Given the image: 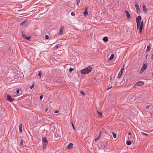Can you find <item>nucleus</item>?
I'll return each instance as SVG.
<instances>
[{
	"instance_id": "1",
	"label": "nucleus",
	"mask_w": 153,
	"mask_h": 153,
	"mask_svg": "<svg viewBox=\"0 0 153 153\" xmlns=\"http://www.w3.org/2000/svg\"><path fill=\"white\" fill-rule=\"evenodd\" d=\"M141 17L140 16H139L136 18V22L137 23V27L138 29L139 28V31L140 33H142L143 25V22L142 21L141 23Z\"/></svg>"
},
{
	"instance_id": "2",
	"label": "nucleus",
	"mask_w": 153,
	"mask_h": 153,
	"mask_svg": "<svg viewBox=\"0 0 153 153\" xmlns=\"http://www.w3.org/2000/svg\"><path fill=\"white\" fill-rule=\"evenodd\" d=\"M92 69V67L88 66L86 68L81 70L80 71V73L84 74H88L91 71Z\"/></svg>"
},
{
	"instance_id": "3",
	"label": "nucleus",
	"mask_w": 153,
	"mask_h": 153,
	"mask_svg": "<svg viewBox=\"0 0 153 153\" xmlns=\"http://www.w3.org/2000/svg\"><path fill=\"white\" fill-rule=\"evenodd\" d=\"M128 98L130 100H131V102H134L135 100V97L134 96V95L132 94L129 95Z\"/></svg>"
},
{
	"instance_id": "4",
	"label": "nucleus",
	"mask_w": 153,
	"mask_h": 153,
	"mask_svg": "<svg viewBox=\"0 0 153 153\" xmlns=\"http://www.w3.org/2000/svg\"><path fill=\"white\" fill-rule=\"evenodd\" d=\"M124 65L123 67L121 69L118 75L117 76V78H120L122 76V74H123V70L124 69Z\"/></svg>"
},
{
	"instance_id": "5",
	"label": "nucleus",
	"mask_w": 153,
	"mask_h": 153,
	"mask_svg": "<svg viewBox=\"0 0 153 153\" xmlns=\"http://www.w3.org/2000/svg\"><path fill=\"white\" fill-rule=\"evenodd\" d=\"M42 141L43 142L42 144L47 145L48 141L46 137H42Z\"/></svg>"
},
{
	"instance_id": "6",
	"label": "nucleus",
	"mask_w": 153,
	"mask_h": 153,
	"mask_svg": "<svg viewBox=\"0 0 153 153\" xmlns=\"http://www.w3.org/2000/svg\"><path fill=\"white\" fill-rule=\"evenodd\" d=\"M143 85V82L142 81L138 82H137L134 86V87H135L136 86H141Z\"/></svg>"
},
{
	"instance_id": "7",
	"label": "nucleus",
	"mask_w": 153,
	"mask_h": 153,
	"mask_svg": "<svg viewBox=\"0 0 153 153\" xmlns=\"http://www.w3.org/2000/svg\"><path fill=\"white\" fill-rule=\"evenodd\" d=\"M134 4L135 5V7L136 8L137 12H138L140 11V9L139 7V6L137 3L136 2H135Z\"/></svg>"
},
{
	"instance_id": "8",
	"label": "nucleus",
	"mask_w": 153,
	"mask_h": 153,
	"mask_svg": "<svg viewBox=\"0 0 153 153\" xmlns=\"http://www.w3.org/2000/svg\"><path fill=\"white\" fill-rule=\"evenodd\" d=\"M7 99L9 102H11L14 101V99L12 98L9 95L7 96Z\"/></svg>"
},
{
	"instance_id": "9",
	"label": "nucleus",
	"mask_w": 153,
	"mask_h": 153,
	"mask_svg": "<svg viewBox=\"0 0 153 153\" xmlns=\"http://www.w3.org/2000/svg\"><path fill=\"white\" fill-rule=\"evenodd\" d=\"M64 28V26H62L60 27L59 33V35H61L62 34Z\"/></svg>"
},
{
	"instance_id": "10",
	"label": "nucleus",
	"mask_w": 153,
	"mask_h": 153,
	"mask_svg": "<svg viewBox=\"0 0 153 153\" xmlns=\"http://www.w3.org/2000/svg\"><path fill=\"white\" fill-rule=\"evenodd\" d=\"M73 146V144L72 143H70L67 147V148L69 149H72Z\"/></svg>"
},
{
	"instance_id": "11",
	"label": "nucleus",
	"mask_w": 153,
	"mask_h": 153,
	"mask_svg": "<svg viewBox=\"0 0 153 153\" xmlns=\"http://www.w3.org/2000/svg\"><path fill=\"white\" fill-rule=\"evenodd\" d=\"M88 8H86L83 12V15L85 16H86L88 15Z\"/></svg>"
},
{
	"instance_id": "12",
	"label": "nucleus",
	"mask_w": 153,
	"mask_h": 153,
	"mask_svg": "<svg viewBox=\"0 0 153 153\" xmlns=\"http://www.w3.org/2000/svg\"><path fill=\"white\" fill-rule=\"evenodd\" d=\"M19 129L20 132H22V125L21 123H20L19 126Z\"/></svg>"
},
{
	"instance_id": "13",
	"label": "nucleus",
	"mask_w": 153,
	"mask_h": 153,
	"mask_svg": "<svg viewBox=\"0 0 153 153\" xmlns=\"http://www.w3.org/2000/svg\"><path fill=\"white\" fill-rule=\"evenodd\" d=\"M114 57V55L113 54H112L110 57L108 58V60L109 61H110L112 59H113Z\"/></svg>"
},
{
	"instance_id": "14",
	"label": "nucleus",
	"mask_w": 153,
	"mask_h": 153,
	"mask_svg": "<svg viewBox=\"0 0 153 153\" xmlns=\"http://www.w3.org/2000/svg\"><path fill=\"white\" fill-rule=\"evenodd\" d=\"M125 13L126 14V15L127 17L128 18L130 17L131 16L130 14L129 13V12L128 10H126L125 11Z\"/></svg>"
},
{
	"instance_id": "15",
	"label": "nucleus",
	"mask_w": 153,
	"mask_h": 153,
	"mask_svg": "<svg viewBox=\"0 0 153 153\" xmlns=\"http://www.w3.org/2000/svg\"><path fill=\"white\" fill-rule=\"evenodd\" d=\"M103 40L105 42H107L108 41V38L106 36L105 37L103 38Z\"/></svg>"
},
{
	"instance_id": "16",
	"label": "nucleus",
	"mask_w": 153,
	"mask_h": 153,
	"mask_svg": "<svg viewBox=\"0 0 153 153\" xmlns=\"http://www.w3.org/2000/svg\"><path fill=\"white\" fill-rule=\"evenodd\" d=\"M151 49V48L150 47V45H148L147 46V49L146 50V51L147 52H148L149 51H150Z\"/></svg>"
},
{
	"instance_id": "17",
	"label": "nucleus",
	"mask_w": 153,
	"mask_h": 153,
	"mask_svg": "<svg viewBox=\"0 0 153 153\" xmlns=\"http://www.w3.org/2000/svg\"><path fill=\"white\" fill-rule=\"evenodd\" d=\"M97 113L98 115L100 117L102 116V114L101 112L99 111H97Z\"/></svg>"
},
{
	"instance_id": "18",
	"label": "nucleus",
	"mask_w": 153,
	"mask_h": 153,
	"mask_svg": "<svg viewBox=\"0 0 153 153\" xmlns=\"http://www.w3.org/2000/svg\"><path fill=\"white\" fill-rule=\"evenodd\" d=\"M132 143V142L130 140L127 141L126 142V144L128 145H130Z\"/></svg>"
},
{
	"instance_id": "19",
	"label": "nucleus",
	"mask_w": 153,
	"mask_h": 153,
	"mask_svg": "<svg viewBox=\"0 0 153 153\" xmlns=\"http://www.w3.org/2000/svg\"><path fill=\"white\" fill-rule=\"evenodd\" d=\"M143 72V66L142 67L140 71V74H141Z\"/></svg>"
},
{
	"instance_id": "20",
	"label": "nucleus",
	"mask_w": 153,
	"mask_h": 153,
	"mask_svg": "<svg viewBox=\"0 0 153 153\" xmlns=\"http://www.w3.org/2000/svg\"><path fill=\"white\" fill-rule=\"evenodd\" d=\"M24 142V140L22 139L21 140L20 142V146H22L23 145V143Z\"/></svg>"
},
{
	"instance_id": "21",
	"label": "nucleus",
	"mask_w": 153,
	"mask_h": 153,
	"mask_svg": "<svg viewBox=\"0 0 153 153\" xmlns=\"http://www.w3.org/2000/svg\"><path fill=\"white\" fill-rule=\"evenodd\" d=\"M47 145L43 144V151H44Z\"/></svg>"
},
{
	"instance_id": "22",
	"label": "nucleus",
	"mask_w": 153,
	"mask_h": 153,
	"mask_svg": "<svg viewBox=\"0 0 153 153\" xmlns=\"http://www.w3.org/2000/svg\"><path fill=\"white\" fill-rule=\"evenodd\" d=\"M112 134L113 135V137L114 138H115L117 137V135L114 132H112Z\"/></svg>"
},
{
	"instance_id": "23",
	"label": "nucleus",
	"mask_w": 153,
	"mask_h": 153,
	"mask_svg": "<svg viewBox=\"0 0 153 153\" xmlns=\"http://www.w3.org/2000/svg\"><path fill=\"white\" fill-rule=\"evenodd\" d=\"M144 13H146L147 10L146 7L144 6Z\"/></svg>"
},
{
	"instance_id": "24",
	"label": "nucleus",
	"mask_w": 153,
	"mask_h": 153,
	"mask_svg": "<svg viewBox=\"0 0 153 153\" xmlns=\"http://www.w3.org/2000/svg\"><path fill=\"white\" fill-rule=\"evenodd\" d=\"M24 33V32H23V31H22V36L24 38H25V37H26V36L25 35Z\"/></svg>"
},
{
	"instance_id": "25",
	"label": "nucleus",
	"mask_w": 153,
	"mask_h": 153,
	"mask_svg": "<svg viewBox=\"0 0 153 153\" xmlns=\"http://www.w3.org/2000/svg\"><path fill=\"white\" fill-rule=\"evenodd\" d=\"M80 93L81 94L82 96H85V93H84V92L82 91H81L80 92Z\"/></svg>"
},
{
	"instance_id": "26",
	"label": "nucleus",
	"mask_w": 153,
	"mask_h": 153,
	"mask_svg": "<svg viewBox=\"0 0 153 153\" xmlns=\"http://www.w3.org/2000/svg\"><path fill=\"white\" fill-rule=\"evenodd\" d=\"M101 133H102V131H100V133L99 134V135L97 137L99 138V139H100V138L101 137Z\"/></svg>"
},
{
	"instance_id": "27",
	"label": "nucleus",
	"mask_w": 153,
	"mask_h": 153,
	"mask_svg": "<svg viewBox=\"0 0 153 153\" xmlns=\"http://www.w3.org/2000/svg\"><path fill=\"white\" fill-rule=\"evenodd\" d=\"M25 38H26V39L27 40H29L30 39V36L28 37H25Z\"/></svg>"
},
{
	"instance_id": "28",
	"label": "nucleus",
	"mask_w": 153,
	"mask_h": 153,
	"mask_svg": "<svg viewBox=\"0 0 153 153\" xmlns=\"http://www.w3.org/2000/svg\"><path fill=\"white\" fill-rule=\"evenodd\" d=\"M38 75L39 77L40 78L41 77V72H39L38 74Z\"/></svg>"
},
{
	"instance_id": "29",
	"label": "nucleus",
	"mask_w": 153,
	"mask_h": 153,
	"mask_svg": "<svg viewBox=\"0 0 153 153\" xmlns=\"http://www.w3.org/2000/svg\"><path fill=\"white\" fill-rule=\"evenodd\" d=\"M147 66L146 64H144V71L146 69Z\"/></svg>"
},
{
	"instance_id": "30",
	"label": "nucleus",
	"mask_w": 153,
	"mask_h": 153,
	"mask_svg": "<svg viewBox=\"0 0 153 153\" xmlns=\"http://www.w3.org/2000/svg\"><path fill=\"white\" fill-rule=\"evenodd\" d=\"M14 132V133L15 134V135H17V133L16 130H13V132Z\"/></svg>"
},
{
	"instance_id": "31",
	"label": "nucleus",
	"mask_w": 153,
	"mask_h": 153,
	"mask_svg": "<svg viewBox=\"0 0 153 153\" xmlns=\"http://www.w3.org/2000/svg\"><path fill=\"white\" fill-rule=\"evenodd\" d=\"M45 38L46 39H48L49 38V36L47 35H46L45 36Z\"/></svg>"
},
{
	"instance_id": "32",
	"label": "nucleus",
	"mask_w": 153,
	"mask_h": 153,
	"mask_svg": "<svg viewBox=\"0 0 153 153\" xmlns=\"http://www.w3.org/2000/svg\"><path fill=\"white\" fill-rule=\"evenodd\" d=\"M73 68H70V69H69V71L71 72L73 70Z\"/></svg>"
},
{
	"instance_id": "33",
	"label": "nucleus",
	"mask_w": 153,
	"mask_h": 153,
	"mask_svg": "<svg viewBox=\"0 0 153 153\" xmlns=\"http://www.w3.org/2000/svg\"><path fill=\"white\" fill-rule=\"evenodd\" d=\"M71 14L72 16H74L75 15V13L73 12H72L71 13Z\"/></svg>"
},
{
	"instance_id": "34",
	"label": "nucleus",
	"mask_w": 153,
	"mask_h": 153,
	"mask_svg": "<svg viewBox=\"0 0 153 153\" xmlns=\"http://www.w3.org/2000/svg\"><path fill=\"white\" fill-rule=\"evenodd\" d=\"M43 98V96L42 95H41L39 97V99L40 100H42Z\"/></svg>"
},
{
	"instance_id": "35",
	"label": "nucleus",
	"mask_w": 153,
	"mask_h": 153,
	"mask_svg": "<svg viewBox=\"0 0 153 153\" xmlns=\"http://www.w3.org/2000/svg\"><path fill=\"white\" fill-rule=\"evenodd\" d=\"M150 107V105H148L146 107V109H148Z\"/></svg>"
},
{
	"instance_id": "36",
	"label": "nucleus",
	"mask_w": 153,
	"mask_h": 153,
	"mask_svg": "<svg viewBox=\"0 0 153 153\" xmlns=\"http://www.w3.org/2000/svg\"><path fill=\"white\" fill-rule=\"evenodd\" d=\"M34 87V85H32L30 87V89H32Z\"/></svg>"
},
{
	"instance_id": "37",
	"label": "nucleus",
	"mask_w": 153,
	"mask_h": 153,
	"mask_svg": "<svg viewBox=\"0 0 153 153\" xmlns=\"http://www.w3.org/2000/svg\"><path fill=\"white\" fill-rule=\"evenodd\" d=\"M99 139H100L99 138L97 137V138L95 139V141H97Z\"/></svg>"
},
{
	"instance_id": "38",
	"label": "nucleus",
	"mask_w": 153,
	"mask_h": 153,
	"mask_svg": "<svg viewBox=\"0 0 153 153\" xmlns=\"http://www.w3.org/2000/svg\"><path fill=\"white\" fill-rule=\"evenodd\" d=\"M99 139H100L99 138L97 137V138L95 139V141H97Z\"/></svg>"
},
{
	"instance_id": "39",
	"label": "nucleus",
	"mask_w": 153,
	"mask_h": 153,
	"mask_svg": "<svg viewBox=\"0 0 153 153\" xmlns=\"http://www.w3.org/2000/svg\"><path fill=\"white\" fill-rule=\"evenodd\" d=\"M71 123H72V127H73V129H75V128L74 126V124L72 123V121L71 122Z\"/></svg>"
},
{
	"instance_id": "40",
	"label": "nucleus",
	"mask_w": 153,
	"mask_h": 153,
	"mask_svg": "<svg viewBox=\"0 0 153 153\" xmlns=\"http://www.w3.org/2000/svg\"><path fill=\"white\" fill-rule=\"evenodd\" d=\"M19 90L17 89L16 90V93H19Z\"/></svg>"
},
{
	"instance_id": "41",
	"label": "nucleus",
	"mask_w": 153,
	"mask_h": 153,
	"mask_svg": "<svg viewBox=\"0 0 153 153\" xmlns=\"http://www.w3.org/2000/svg\"><path fill=\"white\" fill-rule=\"evenodd\" d=\"M128 134L129 135H130L131 136V134L130 132H129L128 133Z\"/></svg>"
},
{
	"instance_id": "42",
	"label": "nucleus",
	"mask_w": 153,
	"mask_h": 153,
	"mask_svg": "<svg viewBox=\"0 0 153 153\" xmlns=\"http://www.w3.org/2000/svg\"><path fill=\"white\" fill-rule=\"evenodd\" d=\"M54 112L55 113H57L59 112V111H54Z\"/></svg>"
},
{
	"instance_id": "43",
	"label": "nucleus",
	"mask_w": 153,
	"mask_h": 153,
	"mask_svg": "<svg viewBox=\"0 0 153 153\" xmlns=\"http://www.w3.org/2000/svg\"><path fill=\"white\" fill-rule=\"evenodd\" d=\"M59 47V46L58 45H56V46L54 47V48H58Z\"/></svg>"
},
{
	"instance_id": "44",
	"label": "nucleus",
	"mask_w": 153,
	"mask_h": 153,
	"mask_svg": "<svg viewBox=\"0 0 153 153\" xmlns=\"http://www.w3.org/2000/svg\"><path fill=\"white\" fill-rule=\"evenodd\" d=\"M148 134L145 133H144V136H148Z\"/></svg>"
},
{
	"instance_id": "45",
	"label": "nucleus",
	"mask_w": 153,
	"mask_h": 153,
	"mask_svg": "<svg viewBox=\"0 0 153 153\" xmlns=\"http://www.w3.org/2000/svg\"><path fill=\"white\" fill-rule=\"evenodd\" d=\"M112 88V86H111V87L109 88H108L107 89V90H109L111 88Z\"/></svg>"
},
{
	"instance_id": "46",
	"label": "nucleus",
	"mask_w": 153,
	"mask_h": 153,
	"mask_svg": "<svg viewBox=\"0 0 153 153\" xmlns=\"http://www.w3.org/2000/svg\"><path fill=\"white\" fill-rule=\"evenodd\" d=\"M112 79V77L111 76L110 77V81H111Z\"/></svg>"
},
{
	"instance_id": "47",
	"label": "nucleus",
	"mask_w": 153,
	"mask_h": 153,
	"mask_svg": "<svg viewBox=\"0 0 153 153\" xmlns=\"http://www.w3.org/2000/svg\"><path fill=\"white\" fill-rule=\"evenodd\" d=\"M76 1L77 2H79L80 0H76Z\"/></svg>"
},
{
	"instance_id": "48",
	"label": "nucleus",
	"mask_w": 153,
	"mask_h": 153,
	"mask_svg": "<svg viewBox=\"0 0 153 153\" xmlns=\"http://www.w3.org/2000/svg\"><path fill=\"white\" fill-rule=\"evenodd\" d=\"M79 5V3L78 2H77L76 3V5L78 6Z\"/></svg>"
},
{
	"instance_id": "49",
	"label": "nucleus",
	"mask_w": 153,
	"mask_h": 153,
	"mask_svg": "<svg viewBox=\"0 0 153 153\" xmlns=\"http://www.w3.org/2000/svg\"><path fill=\"white\" fill-rule=\"evenodd\" d=\"M141 133L142 134V135H143V132H141Z\"/></svg>"
},
{
	"instance_id": "50",
	"label": "nucleus",
	"mask_w": 153,
	"mask_h": 153,
	"mask_svg": "<svg viewBox=\"0 0 153 153\" xmlns=\"http://www.w3.org/2000/svg\"><path fill=\"white\" fill-rule=\"evenodd\" d=\"M47 110H48L47 108H46V109H45V111H47Z\"/></svg>"
},
{
	"instance_id": "51",
	"label": "nucleus",
	"mask_w": 153,
	"mask_h": 153,
	"mask_svg": "<svg viewBox=\"0 0 153 153\" xmlns=\"http://www.w3.org/2000/svg\"><path fill=\"white\" fill-rule=\"evenodd\" d=\"M142 6L143 7V5H142Z\"/></svg>"
},
{
	"instance_id": "52",
	"label": "nucleus",
	"mask_w": 153,
	"mask_h": 153,
	"mask_svg": "<svg viewBox=\"0 0 153 153\" xmlns=\"http://www.w3.org/2000/svg\"><path fill=\"white\" fill-rule=\"evenodd\" d=\"M46 88L47 89H48V88H49V87H46Z\"/></svg>"
},
{
	"instance_id": "53",
	"label": "nucleus",
	"mask_w": 153,
	"mask_h": 153,
	"mask_svg": "<svg viewBox=\"0 0 153 153\" xmlns=\"http://www.w3.org/2000/svg\"><path fill=\"white\" fill-rule=\"evenodd\" d=\"M152 75L153 76V73H152Z\"/></svg>"
}]
</instances>
